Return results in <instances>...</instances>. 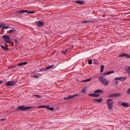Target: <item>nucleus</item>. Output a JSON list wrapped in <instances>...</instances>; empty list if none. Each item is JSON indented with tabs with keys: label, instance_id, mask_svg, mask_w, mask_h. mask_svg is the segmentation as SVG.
Here are the masks:
<instances>
[{
	"label": "nucleus",
	"instance_id": "49530a36",
	"mask_svg": "<svg viewBox=\"0 0 130 130\" xmlns=\"http://www.w3.org/2000/svg\"><path fill=\"white\" fill-rule=\"evenodd\" d=\"M27 13H30V11H29V10H28V11H27Z\"/></svg>",
	"mask_w": 130,
	"mask_h": 130
},
{
	"label": "nucleus",
	"instance_id": "423d86ee",
	"mask_svg": "<svg viewBox=\"0 0 130 130\" xmlns=\"http://www.w3.org/2000/svg\"><path fill=\"white\" fill-rule=\"evenodd\" d=\"M36 24L37 26L39 27H41L43 26L44 24L43 22L39 21H37Z\"/></svg>",
	"mask_w": 130,
	"mask_h": 130
},
{
	"label": "nucleus",
	"instance_id": "c85d7f7f",
	"mask_svg": "<svg viewBox=\"0 0 130 130\" xmlns=\"http://www.w3.org/2000/svg\"><path fill=\"white\" fill-rule=\"evenodd\" d=\"M125 56L130 58V55L128 54L125 53Z\"/></svg>",
	"mask_w": 130,
	"mask_h": 130
},
{
	"label": "nucleus",
	"instance_id": "4be33fe9",
	"mask_svg": "<svg viewBox=\"0 0 130 130\" xmlns=\"http://www.w3.org/2000/svg\"><path fill=\"white\" fill-rule=\"evenodd\" d=\"M10 27L8 26H4L2 28V30L4 31V29H7V28H9Z\"/></svg>",
	"mask_w": 130,
	"mask_h": 130
},
{
	"label": "nucleus",
	"instance_id": "6ab92c4d",
	"mask_svg": "<svg viewBox=\"0 0 130 130\" xmlns=\"http://www.w3.org/2000/svg\"><path fill=\"white\" fill-rule=\"evenodd\" d=\"M53 65H52L51 66H49L47 67H46L45 68V69H46V70H47L50 69L51 68L53 67Z\"/></svg>",
	"mask_w": 130,
	"mask_h": 130
},
{
	"label": "nucleus",
	"instance_id": "de8ad7c7",
	"mask_svg": "<svg viewBox=\"0 0 130 130\" xmlns=\"http://www.w3.org/2000/svg\"><path fill=\"white\" fill-rule=\"evenodd\" d=\"M18 13H20L22 12V10H21V11H18Z\"/></svg>",
	"mask_w": 130,
	"mask_h": 130
},
{
	"label": "nucleus",
	"instance_id": "2eb2a0df",
	"mask_svg": "<svg viewBox=\"0 0 130 130\" xmlns=\"http://www.w3.org/2000/svg\"><path fill=\"white\" fill-rule=\"evenodd\" d=\"M1 47L2 48L6 51H8L9 50V48L8 47H5L3 45H2L1 46Z\"/></svg>",
	"mask_w": 130,
	"mask_h": 130
},
{
	"label": "nucleus",
	"instance_id": "9b49d317",
	"mask_svg": "<svg viewBox=\"0 0 130 130\" xmlns=\"http://www.w3.org/2000/svg\"><path fill=\"white\" fill-rule=\"evenodd\" d=\"M125 70L128 74V75H130V66L126 67L125 68Z\"/></svg>",
	"mask_w": 130,
	"mask_h": 130
},
{
	"label": "nucleus",
	"instance_id": "aec40b11",
	"mask_svg": "<svg viewBox=\"0 0 130 130\" xmlns=\"http://www.w3.org/2000/svg\"><path fill=\"white\" fill-rule=\"evenodd\" d=\"M113 97H118L120 95V94H118L117 93H115L114 94H113Z\"/></svg>",
	"mask_w": 130,
	"mask_h": 130
},
{
	"label": "nucleus",
	"instance_id": "f03ea898",
	"mask_svg": "<svg viewBox=\"0 0 130 130\" xmlns=\"http://www.w3.org/2000/svg\"><path fill=\"white\" fill-rule=\"evenodd\" d=\"M32 107L28 106L25 107V106H19L17 108V110H20L22 111H24L31 108Z\"/></svg>",
	"mask_w": 130,
	"mask_h": 130
},
{
	"label": "nucleus",
	"instance_id": "4c0bfd02",
	"mask_svg": "<svg viewBox=\"0 0 130 130\" xmlns=\"http://www.w3.org/2000/svg\"><path fill=\"white\" fill-rule=\"evenodd\" d=\"M115 84L116 85H117L118 83V81L117 80H116L115 81Z\"/></svg>",
	"mask_w": 130,
	"mask_h": 130
},
{
	"label": "nucleus",
	"instance_id": "393cba45",
	"mask_svg": "<svg viewBox=\"0 0 130 130\" xmlns=\"http://www.w3.org/2000/svg\"><path fill=\"white\" fill-rule=\"evenodd\" d=\"M10 33H12L13 32H15L16 31V30L14 29H12L10 30Z\"/></svg>",
	"mask_w": 130,
	"mask_h": 130
},
{
	"label": "nucleus",
	"instance_id": "a19ab883",
	"mask_svg": "<svg viewBox=\"0 0 130 130\" xmlns=\"http://www.w3.org/2000/svg\"><path fill=\"white\" fill-rule=\"evenodd\" d=\"M67 51H66V50L65 51H63L62 52V53L64 54H65L66 52Z\"/></svg>",
	"mask_w": 130,
	"mask_h": 130
},
{
	"label": "nucleus",
	"instance_id": "5701e85b",
	"mask_svg": "<svg viewBox=\"0 0 130 130\" xmlns=\"http://www.w3.org/2000/svg\"><path fill=\"white\" fill-rule=\"evenodd\" d=\"M124 56H125V53H122L119 56L120 57H123Z\"/></svg>",
	"mask_w": 130,
	"mask_h": 130
},
{
	"label": "nucleus",
	"instance_id": "f3484780",
	"mask_svg": "<svg viewBox=\"0 0 130 130\" xmlns=\"http://www.w3.org/2000/svg\"><path fill=\"white\" fill-rule=\"evenodd\" d=\"M114 72L113 71H109L108 72L104 73V75H107L111 73H114Z\"/></svg>",
	"mask_w": 130,
	"mask_h": 130
},
{
	"label": "nucleus",
	"instance_id": "3c124183",
	"mask_svg": "<svg viewBox=\"0 0 130 130\" xmlns=\"http://www.w3.org/2000/svg\"><path fill=\"white\" fill-rule=\"evenodd\" d=\"M22 12H24V10H22Z\"/></svg>",
	"mask_w": 130,
	"mask_h": 130
},
{
	"label": "nucleus",
	"instance_id": "20e7f679",
	"mask_svg": "<svg viewBox=\"0 0 130 130\" xmlns=\"http://www.w3.org/2000/svg\"><path fill=\"white\" fill-rule=\"evenodd\" d=\"M78 95V94H76L75 95H70L67 98H65L64 99L65 100H68L71 99H72L76 96H77Z\"/></svg>",
	"mask_w": 130,
	"mask_h": 130
},
{
	"label": "nucleus",
	"instance_id": "c756f323",
	"mask_svg": "<svg viewBox=\"0 0 130 130\" xmlns=\"http://www.w3.org/2000/svg\"><path fill=\"white\" fill-rule=\"evenodd\" d=\"M88 64H91L92 63V61L91 59H90L88 61Z\"/></svg>",
	"mask_w": 130,
	"mask_h": 130
},
{
	"label": "nucleus",
	"instance_id": "09e8293b",
	"mask_svg": "<svg viewBox=\"0 0 130 130\" xmlns=\"http://www.w3.org/2000/svg\"><path fill=\"white\" fill-rule=\"evenodd\" d=\"M27 11H28V10H24V12H26L27 13Z\"/></svg>",
	"mask_w": 130,
	"mask_h": 130
},
{
	"label": "nucleus",
	"instance_id": "2f4dec72",
	"mask_svg": "<svg viewBox=\"0 0 130 130\" xmlns=\"http://www.w3.org/2000/svg\"><path fill=\"white\" fill-rule=\"evenodd\" d=\"M33 77L35 78H38L39 76H38L37 75H34L33 76Z\"/></svg>",
	"mask_w": 130,
	"mask_h": 130
},
{
	"label": "nucleus",
	"instance_id": "603ef678",
	"mask_svg": "<svg viewBox=\"0 0 130 130\" xmlns=\"http://www.w3.org/2000/svg\"><path fill=\"white\" fill-rule=\"evenodd\" d=\"M13 43L12 44V45H13Z\"/></svg>",
	"mask_w": 130,
	"mask_h": 130
},
{
	"label": "nucleus",
	"instance_id": "e433bc0d",
	"mask_svg": "<svg viewBox=\"0 0 130 130\" xmlns=\"http://www.w3.org/2000/svg\"><path fill=\"white\" fill-rule=\"evenodd\" d=\"M43 106V107L47 108L48 109V108H49V106Z\"/></svg>",
	"mask_w": 130,
	"mask_h": 130
},
{
	"label": "nucleus",
	"instance_id": "8fccbe9b",
	"mask_svg": "<svg viewBox=\"0 0 130 130\" xmlns=\"http://www.w3.org/2000/svg\"><path fill=\"white\" fill-rule=\"evenodd\" d=\"M43 107V106H39L38 107V108H40V107Z\"/></svg>",
	"mask_w": 130,
	"mask_h": 130
},
{
	"label": "nucleus",
	"instance_id": "58836bf2",
	"mask_svg": "<svg viewBox=\"0 0 130 130\" xmlns=\"http://www.w3.org/2000/svg\"><path fill=\"white\" fill-rule=\"evenodd\" d=\"M83 22L85 24L87 22H88V21H83Z\"/></svg>",
	"mask_w": 130,
	"mask_h": 130
},
{
	"label": "nucleus",
	"instance_id": "9d476101",
	"mask_svg": "<svg viewBox=\"0 0 130 130\" xmlns=\"http://www.w3.org/2000/svg\"><path fill=\"white\" fill-rule=\"evenodd\" d=\"M93 101L94 103H97V102H100L102 101V100L101 98H99L98 99H94Z\"/></svg>",
	"mask_w": 130,
	"mask_h": 130
},
{
	"label": "nucleus",
	"instance_id": "cd10ccee",
	"mask_svg": "<svg viewBox=\"0 0 130 130\" xmlns=\"http://www.w3.org/2000/svg\"><path fill=\"white\" fill-rule=\"evenodd\" d=\"M86 88H84L82 90V92L84 93L85 92H86Z\"/></svg>",
	"mask_w": 130,
	"mask_h": 130
},
{
	"label": "nucleus",
	"instance_id": "37998d69",
	"mask_svg": "<svg viewBox=\"0 0 130 130\" xmlns=\"http://www.w3.org/2000/svg\"><path fill=\"white\" fill-rule=\"evenodd\" d=\"M14 42L15 43L17 44L18 43V41L17 40L15 39L14 40Z\"/></svg>",
	"mask_w": 130,
	"mask_h": 130
},
{
	"label": "nucleus",
	"instance_id": "79ce46f5",
	"mask_svg": "<svg viewBox=\"0 0 130 130\" xmlns=\"http://www.w3.org/2000/svg\"><path fill=\"white\" fill-rule=\"evenodd\" d=\"M109 96L110 97H113V94H110L109 95Z\"/></svg>",
	"mask_w": 130,
	"mask_h": 130
},
{
	"label": "nucleus",
	"instance_id": "f257e3e1",
	"mask_svg": "<svg viewBox=\"0 0 130 130\" xmlns=\"http://www.w3.org/2000/svg\"><path fill=\"white\" fill-rule=\"evenodd\" d=\"M99 79L101 83L105 86L108 85V82L107 79L103 77H101L99 78Z\"/></svg>",
	"mask_w": 130,
	"mask_h": 130
},
{
	"label": "nucleus",
	"instance_id": "bb28decb",
	"mask_svg": "<svg viewBox=\"0 0 130 130\" xmlns=\"http://www.w3.org/2000/svg\"><path fill=\"white\" fill-rule=\"evenodd\" d=\"M94 63L95 64H97L98 63V60L96 59H95L94 60Z\"/></svg>",
	"mask_w": 130,
	"mask_h": 130
},
{
	"label": "nucleus",
	"instance_id": "7c9ffc66",
	"mask_svg": "<svg viewBox=\"0 0 130 130\" xmlns=\"http://www.w3.org/2000/svg\"><path fill=\"white\" fill-rule=\"evenodd\" d=\"M5 25V24L2 23L1 24H0V28H1L2 27H3Z\"/></svg>",
	"mask_w": 130,
	"mask_h": 130
},
{
	"label": "nucleus",
	"instance_id": "dca6fc26",
	"mask_svg": "<svg viewBox=\"0 0 130 130\" xmlns=\"http://www.w3.org/2000/svg\"><path fill=\"white\" fill-rule=\"evenodd\" d=\"M46 71V69H45V68H41L40 69H39L38 70V72H43V71Z\"/></svg>",
	"mask_w": 130,
	"mask_h": 130
},
{
	"label": "nucleus",
	"instance_id": "4468645a",
	"mask_svg": "<svg viewBox=\"0 0 130 130\" xmlns=\"http://www.w3.org/2000/svg\"><path fill=\"white\" fill-rule=\"evenodd\" d=\"M3 38L6 40L9 39L10 38V37L9 36H8L5 35H3Z\"/></svg>",
	"mask_w": 130,
	"mask_h": 130
},
{
	"label": "nucleus",
	"instance_id": "39448f33",
	"mask_svg": "<svg viewBox=\"0 0 130 130\" xmlns=\"http://www.w3.org/2000/svg\"><path fill=\"white\" fill-rule=\"evenodd\" d=\"M16 82L13 81H8L6 82L5 84L7 86H11L15 85Z\"/></svg>",
	"mask_w": 130,
	"mask_h": 130
},
{
	"label": "nucleus",
	"instance_id": "c03bdc74",
	"mask_svg": "<svg viewBox=\"0 0 130 130\" xmlns=\"http://www.w3.org/2000/svg\"><path fill=\"white\" fill-rule=\"evenodd\" d=\"M1 120L2 121H4L5 120V118L1 119Z\"/></svg>",
	"mask_w": 130,
	"mask_h": 130
},
{
	"label": "nucleus",
	"instance_id": "0eeeda50",
	"mask_svg": "<svg viewBox=\"0 0 130 130\" xmlns=\"http://www.w3.org/2000/svg\"><path fill=\"white\" fill-rule=\"evenodd\" d=\"M126 77H117L115 78V80H119L121 81H124L126 79Z\"/></svg>",
	"mask_w": 130,
	"mask_h": 130
},
{
	"label": "nucleus",
	"instance_id": "b1692460",
	"mask_svg": "<svg viewBox=\"0 0 130 130\" xmlns=\"http://www.w3.org/2000/svg\"><path fill=\"white\" fill-rule=\"evenodd\" d=\"M73 46H71L69 48H67L66 49V51H71L70 50L72 48H73Z\"/></svg>",
	"mask_w": 130,
	"mask_h": 130
},
{
	"label": "nucleus",
	"instance_id": "6e6552de",
	"mask_svg": "<svg viewBox=\"0 0 130 130\" xmlns=\"http://www.w3.org/2000/svg\"><path fill=\"white\" fill-rule=\"evenodd\" d=\"M28 62H20L18 64V66H24L27 64Z\"/></svg>",
	"mask_w": 130,
	"mask_h": 130
},
{
	"label": "nucleus",
	"instance_id": "ddd939ff",
	"mask_svg": "<svg viewBox=\"0 0 130 130\" xmlns=\"http://www.w3.org/2000/svg\"><path fill=\"white\" fill-rule=\"evenodd\" d=\"M121 105L125 107H127L129 106V104L127 103H122L121 104Z\"/></svg>",
	"mask_w": 130,
	"mask_h": 130
},
{
	"label": "nucleus",
	"instance_id": "7ed1b4c3",
	"mask_svg": "<svg viewBox=\"0 0 130 130\" xmlns=\"http://www.w3.org/2000/svg\"><path fill=\"white\" fill-rule=\"evenodd\" d=\"M107 105L108 108L109 109H111L113 107V101L112 100L109 99L107 100Z\"/></svg>",
	"mask_w": 130,
	"mask_h": 130
},
{
	"label": "nucleus",
	"instance_id": "1a4fd4ad",
	"mask_svg": "<svg viewBox=\"0 0 130 130\" xmlns=\"http://www.w3.org/2000/svg\"><path fill=\"white\" fill-rule=\"evenodd\" d=\"M89 95L91 96L98 97L99 96L100 94H99L92 93L89 94Z\"/></svg>",
	"mask_w": 130,
	"mask_h": 130
},
{
	"label": "nucleus",
	"instance_id": "412c9836",
	"mask_svg": "<svg viewBox=\"0 0 130 130\" xmlns=\"http://www.w3.org/2000/svg\"><path fill=\"white\" fill-rule=\"evenodd\" d=\"M102 91V90H97L94 92V93H100Z\"/></svg>",
	"mask_w": 130,
	"mask_h": 130
},
{
	"label": "nucleus",
	"instance_id": "f704fd0d",
	"mask_svg": "<svg viewBox=\"0 0 130 130\" xmlns=\"http://www.w3.org/2000/svg\"><path fill=\"white\" fill-rule=\"evenodd\" d=\"M54 107H51V108H48V109L49 110H53L54 109Z\"/></svg>",
	"mask_w": 130,
	"mask_h": 130
},
{
	"label": "nucleus",
	"instance_id": "ea45409f",
	"mask_svg": "<svg viewBox=\"0 0 130 130\" xmlns=\"http://www.w3.org/2000/svg\"><path fill=\"white\" fill-rule=\"evenodd\" d=\"M35 11L34 10L33 11H30V13H35Z\"/></svg>",
	"mask_w": 130,
	"mask_h": 130
},
{
	"label": "nucleus",
	"instance_id": "c9c22d12",
	"mask_svg": "<svg viewBox=\"0 0 130 130\" xmlns=\"http://www.w3.org/2000/svg\"><path fill=\"white\" fill-rule=\"evenodd\" d=\"M7 41V42L8 43H9L10 42V40L8 39L7 40H6Z\"/></svg>",
	"mask_w": 130,
	"mask_h": 130
},
{
	"label": "nucleus",
	"instance_id": "473e14b6",
	"mask_svg": "<svg viewBox=\"0 0 130 130\" xmlns=\"http://www.w3.org/2000/svg\"><path fill=\"white\" fill-rule=\"evenodd\" d=\"M127 93L128 94H130V88L127 91Z\"/></svg>",
	"mask_w": 130,
	"mask_h": 130
},
{
	"label": "nucleus",
	"instance_id": "a18cd8bd",
	"mask_svg": "<svg viewBox=\"0 0 130 130\" xmlns=\"http://www.w3.org/2000/svg\"><path fill=\"white\" fill-rule=\"evenodd\" d=\"M3 83V81L2 80H0V84Z\"/></svg>",
	"mask_w": 130,
	"mask_h": 130
},
{
	"label": "nucleus",
	"instance_id": "72a5a7b5",
	"mask_svg": "<svg viewBox=\"0 0 130 130\" xmlns=\"http://www.w3.org/2000/svg\"><path fill=\"white\" fill-rule=\"evenodd\" d=\"M35 96H36L37 97L39 98H41V96L39 95H35Z\"/></svg>",
	"mask_w": 130,
	"mask_h": 130
},
{
	"label": "nucleus",
	"instance_id": "f8f14e48",
	"mask_svg": "<svg viewBox=\"0 0 130 130\" xmlns=\"http://www.w3.org/2000/svg\"><path fill=\"white\" fill-rule=\"evenodd\" d=\"M75 3L81 5H83L84 4V2L82 1H75Z\"/></svg>",
	"mask_w": 130,
	"mask_h": 130
},
{
	"label": "nucleus",
	"instance_id": "a878e982",
	"mask_svg": "<svg viewBox=\"0 0 130 130\" xmlns=\"http://www.w3.org/2000/svg\"><path fill=\"white\" fill-rule=\"evenodd\" d=\"M91 78H90L88 79H86L85 80H83L82 81V82H88L91 80Z\"/></svg>",
	"mask_w": 130,
	"mask_h": 130
},
{
	"label": "nucleus",
	"instance_id": "a211bd4d",
	"mask_svg": "<svg viewBox=\"0 0 130 130\" xmlns=\"http://www.w3.org/2000/svg\"><path fill=\"white\" fill-rule=\"evenodd\" d=\"M104 68V66L103 65H101V68L100 69V71L101 72H102L103 71V69Z\"/></svg>",
	"mask_w": 130,
	"mask_h": 130
}]
</instances>
